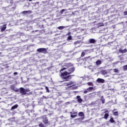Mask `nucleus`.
<instances>
[{
    "instance_id": "obj_1",
    "label": "nucleus",
    "mask_w": 127,
    "mask_h": 127,
    "mask_svg": "<svg viewBox=\"0 0 127 127\" xmlns=\"http://www.w3.org/2000/svg\"><path fill=\"white\" fill-rule=\"evenodd\" d=\"M75 71V68L71 67L68 69V72L64 71L63 73H61V77L62 79H64V80H67V79H71V76L69 74H71V73H73Z\"/></svg>"
},
{
    "instance_id": "obj_2",
    "label": "nucleus",
    "mask_w": 127,
    "mask_h": 127,
    "mask_svg": "<svg viewBox=\"0 0 127 127\" xmlns=\"http://www.w3.org/2000/svg\"><path fill=\"white\" fill-rule=\"evenodd\" d=\"M28 92H30V90H29V89L26 88L25 89L23 87H20V92L21 95L23 96H25V95H26Z\"/></svg>"
},
{
    "instance_id": "obj_3",
    "label": "nucleus",
    "mask_w": 127,
    "mask_h": 127,
    "mask_svg": "<svg viewBox=\"0 0 127 127\" xmlns=\"http://www.w3.org/2000/svg\"><path fill=\"white\" fill-rule=\"evenodd\" d=\"M38 52H40V53H46L47 52V49L46 48H39L37 50Z\"/></svg>"
},
{
    "instance_id": "obj_4",
    "label": "nucleus",
    "mask_w": 127,
    "mask_h": 127,
    "mask_svg": "<svg viewBox=\"0 0 127 127\" xmlns=\"http://www.w3.org/2000/svg\"><path fill=\"white\" fill-rule=\"evenodd\" d=\"M72 64H65V66L66 67H64L63 68H62L61 69V71H64V70L66 69V68H70V67H72Z\"/></svg>"
},
{
    "instance_id": "obj_5",
    "label": "nucleus",
    "mask_w": 127,
    "mask_h": 127,
    "mask_svg": "<svg viewBox=\"0 0 127 127\" xmlns=\"http://www.w3.org/2000/svg\"><path fill=\"white\" fill-rule=\"evenodd\" d=\"M97 40H96L95 39H89L88 40V42L90 44H95L96 43Z\"/></svg>"
},
{
    "instance_id": "obj_6",
    "label": "nucleus",
    "mask_w": 127,
    "mask_h": 127,
    "mask_svg": "<svg viewBox=\"0 0 127 127\" xmlns=\"http://www.w3.org/2000/svg\"><path fill=\"white\" fill-rule=\"evenodd\" d=\"M98 83H105V79L103 78H98L96 80Z\"/></svg>"
},
{
    "instance_id": "obj_7",
    "label": "nucleus",
    "mask_w": 127,
    "mask_h": 127,
    "mask_svg": "<svg viewBox=\"0 0 127 127\" xmlns=\"http://www.w3.org/2000/svg\"><path fill=\"white\" fill-rule=\"evenodd\" d=\"M76 99L77 100V102H78L80 104H81V103H82V102H83V99H82V98H81V96H77L76 97Z\"/></svg>"
},
{
    "instance_id": "obj_8",
    "label": "nucleus",
    "mask_w": 127,
    "mask_h": 127,
    "mask_svg": "<svg viewBox=\"0 0 127 127\" xmlns=\"http://www.w3.org/2000/svg\"><path fill=\"white\" fill-rule=\"evenodd\" d=\"M10 88L12 90H14L15 92H18V89L17 88H16L15 86H14V85H11Z\"/></svg>"
},
{
    "instance_id": "obj_9",
    "label": "nucleus",
    "mask_w": 127,
    "mask_h": 127,
    "mask_svg": "<svg viewBox=\"0 0 127 127\" xmlns=\"http://www.w3.org/2000/svg\"><path fill=\"white\" fill-rule=\"evenodd\" d=\"M119 52H120V53H122L123 54H124V53H127V50L126 49H124V50H123L122 49H119Z\"/></svg>"
},
{
    "instance_id": "obj_10",
    "label": "nucleus",
    "mask_w": 127,
    "mask_h": 127,
    "mask_svg": "<svg viewBox=\"0 0 127 127\" xmlns=\"http://www.w3.org/2000/svg\"><path fill=\"white\" fill-rule=\"evenodd\" d=\"M43 122L44 124H47V123H48V119L46 117H44L43 118Z\"/></svg>"
},
{
    "instance_id": "obj_11",
    "label": "nucleus",
    "mask_w": 127,
    "mask_h": 127,
    "mask_svg": "<svg viewBox=\"0 0 127 127\" xmlns=\"http://www.w3.org/2000/svg\"><path fill=\"white\" fill-rule=\"evenodd\" d=\"M6 29V25L4 24L1 27V32L4 31Z\"/></svg>"
},
{
    "instance_id": "obj_12",
    "label": "nucleus",
    "mask_w": 127,
    "mask_h": 127,
    "mask_svg": "<svg viewBox=\"0 0 127 127\" xmlns=\"http://www.w3.org/2000/svg\"><path fill=\"white\" fill-rule=\"evenodd\" d=\"M22 13H23V14H30V13H31V10H29V11H23Z\"/></svg>"
},
{
    "instance_id": "obj_13",
    "label": "nucleus",
    "mask_w": 127,
    "mask_h": 127,
    "mask_svg": "<svg viewBox=\"0 0 127 127\" xmlns=\"http://www.w3.org/2000/svg\"><path fill=\"white\" fill-rule=\"evenodd\" d=\"M84 60H85V61H92V58H91V56H88L85 58Z\"/></svg>"
},
{
    "instance_id": "obj_14",
    "label": "nucleus",
    "mask_w": 127,
    "mask_h": 127,
    "mask_svg": "<svg viewBox=\"0 0 127 127\" xmlns=\"http://www.w3.org/2000/svg\"><path fill=\"white\" fill-rule=\"evenodd\" d=\"M101 74L103 75H107V74H108V71L106 70H101Z\"/></svg>"
},
{
    "instance_id": "obj_15",
    "label": "nucleus",
    "mask_w": 127,
    "mask_h": 127,
    "mask_svg": "<svg viewBox=\"0 0 127 127\" xmlns=\"http://www.w3.org/2000/svg\"><path fill=\"white\" fill-rule=\"evenodd\" d=\"M104 113H106V114L104 115V119H105V120H107V119H108V118L109 117V114L107 113H109V111H106Z\"/></svg>"
},
{
    "instance_id": "obj_16",
    "label": "nucleus",
    "mask_w": 127,
    "mask_h": 127,
    "mask_svg": "<svg viewBox=\"0 0 127 127\" xmlns=\"http://www.w3.org/2000/svg\"><path fill=\"white\" fill-rule=\"evenodd\" d=\"M102 64V61L99 60L96 62V66H99V65H101Z\"/></svg>"
},
{
    "instance_id": "obj_17",
    "label": "nucleus",
    "mask_w": 127,
    "mask_h": 127,
    "mask_svg": "<svg viewBox=\"0 0 127 127\" xmlns=\"http://www.w3.org/2000/svg\"><path fill=\"white\" fill-rule=\"evenodd\" d=\"M17 108H18V105L16 104L11 107V110L13 111V110H15V109H17Z\"/></svg>"
},
{
    "instance_id": "obj_18",
    "label": "nucleus",
    "mask_w": 127,
    "mask_h": 127,
    "mask_svg": "<svg viewBox=\"0 0 127 127\" xmlns=\"http://www.w3.org/2000/svg\"><path fill=\"white\" fill-rule=\"evenodd\" d=\"M74 84H75L74 82L70 81L69 82L66 83V86H70V85H72V86H74Z\"/></svg>"
},
{
    "instance_id": "obj_19",
    "label": "nucleus",
    "mask_w": 127,
    "mask_h": 127,
    "mask_svg": "<svg viewBox=\"0 0 127 127\" xmlns=\"http://www.w3.org/2000/svg\"><path fill=\"white\" fill-rule=\"evenodd\" d=\"M87 91H88V92H91L92 91H93V90H94V87H89L87 89Z\"/></svg>"
},
{
    "instance_id": "obj_20",
    "label": "nucleus",
    "mask_w": 127,
    "mask_h": 127,
    "mask_svg": "<svg viewBox=\"0 0 127 127\" xmlns=\"http://www.w3.org/2000/svg\"><path fill=\"white\" fill-rule=\"evenodd\" d=\"M78 62H79V63H83V62L84 61V59H78L77 60Z\"/></svg>"
},
{
    "instance_id": "obj_21",
    "label": "nucleus",
    "mask_w": 127,
    "mask_h": 127,
    "mask_svg": "<svg viewBox=\"0 0 127 127\" xmlns=\"http://www.w3.org/2000/svg\"><path fill=\"white\" fill-rule=\"evenodd\" d=\"M101 100L102 104L105 103V99L104 98V96H101Z\"/></svg>"
},
{
    "instance_id": "obj_22",
    "label": "nucleus",
    "mask_w": 127,
    "mask_h": 127,
    "mask_svg": "<svg viewBox=\"0 0 127 127\" xmlns=\"http://www.w3.org/2000/svg\"><path fill=\"white\" fill-rule=\"evenodd\" d=\"M65 27L64 26H59L58 27V29H60V30H62V29H64V28H65Z\"/></svg>"
},
{
    "instance_id": "obj_23",
    "label": "nucleus",
    "mask_w": 127,
    "mask_h": 127,
    "mask_svg": "<svg viewBox=\"0 0 127 127\" xmlns=\"http://www.w3.org/2000/svg\"><path fill=\"white\" fill-rule=\"evenodd\" d=\"M78 115H79V117H83L84 113H83V112H79L78 113Z\"/></svg>"
},
{
    "instance_id": "obj_24",
    "label": "nucleus",
    "mask_w": 127,
    "mask_h": 127,
    "mask_svg": "<svg viewBox=\"0 0 127 127\" xmlns=\"http://www.w3.org/2000/svg\"><path fill=\"white\" fill-rule=\"evenodd\" d=\"M114 116H119V113L118 112H115L113 113Z\"/></svg>"
},
{
    "instance_id": "obj_25",
    "label": "nucleus",
    "mask_w": 127,
    "mask_h": 127,
    "mask_svg": "<svg viewBox=\"0 0 127 127\" xmlns=\"http://www.w3.org/2000/svg\"><path fill=\"white\" fill-rule=\"evenodd\" d=\"M45 88H46V90L47 91V92L49 93L50 92V91L49 90V89L48 88V87L46 86Z\"/></svg>"
},
{
    "instance_id": "obj_26",
    "label": "nucleus",
    "mask_w": 127,
    "mask_h": 127,
    "mask_svg": "<svg viewBox=\"0 0 127 127\" xmlns=\"http://www.w3.org/2000/svg\"><path fill=\"white\" fill-rule=\"evenodd\" d=\"M110 121L111 122V123H115V120H114V118H111L110 119Z\"/></svg>"
},
{
    "instance_id": "obj_27",
    "label": "nucleus",
    "mask_w": 127,
    "mask_h": 127,
    "mask_svg": "<svg viewBox=\"0 0 127 127\" xmlns=\"http://www.w3.org/2000/svg\"><path fill=\"white\" fill-rule=\"evenodd\" d=\"M39 127H45V126H44V125H43V124L41 123L40 124H39Z\"/></svg>"
},
{
    "instance_id": "obj_28",
    "label": "nucleus",
    "mask_w": 127,
    "mask_h": 127,
    "mask_svg": "<svg viewBox=\"0 0 127 127\" xmlns=\"http://www.w3.org/2000/svg\"><path fill=\"white\" fill-rule=\"evenodd\" d=\"M88 86H94L92 82H88Z\"/></svg>"
},
{
    "instance_id": "obj_29",
    "label": "nucleus",
    "mask_w": 127,
    "mask_h": 127,
    "mask_svg": "<svg viewBox=\"0 0 127 127\" xmlns=\"http://www.w3.org/2000/svg\"><path fill=\"white\" fill-rule=\"evenodd\" d=\"M70 117H71V118H72L73 119H74V118H76V117H77V115H73L71 114Z\"/></svg>"
},
{
    "instance_id": "obj_30",
    "label": "nucleus",
    "mask_w": 127,
    "mask_h": 127,
    "mask_svg": "<svg viewBox=\"0 0 127 127\" xmlns=\"http://www.w3.org/2000/svg\"><path fill=\"white\" fill-rule=\"evenodd\" d=\"M70 114H71V115H77V113L75 112H70Z\"/></svg>"
},
{
    "instance_id": "obj_31",
    "label": "nucleus",
    "mask_w": 127,
    "mask_h": 127,
    "mask_svg": "<svg viewBox=\"0 0 127 127\" xmlns=\"http://www.w3.org/2000/svg\"><path fill=\"white\" fill-rule=\"evenodd\" d=\"M67 40H72V36H69L67 37Z\"/></svg>"
},
{
    "instance_id": "obj_32",
    "label": "nucleus",
    "mask_w": 127,
    "mask_h": 127,
    "mask_svg": "<svg viewBox=\"0 0 127 127\" xmlns=\"http://www.w3.org/2000/svg\"><path fill=\"white\" fill-rule=\"evenodd\" d=\"M64 11H65V9H63L62 10H61L60 13H61V14H63V12H64Z\"/></svg>"
},
{
    "instance_id": "obj_33",
    "label": "nucleus",
    "mask_w": 127,
    "mask_h": 127,
    "mask_svg": "<svg viewBox=\"0 0 127 127\" xmlns=\"http://www.w3.org/2000/svg\"><path fill=\"white\" fill-rule=\"evenodd\" d=\"M98 26H104V23H100L98 24Z\"/></svg>"
},
{
    "instance_id": "obj_34",
    "label": "nucleus",
    "mask_w": 127,
    "mask_h": 127,
    "mask_svg": "<svg viewBox=\"0 0 127 127\" xmlns=\"http://www.w3.org/2000/svg\"><path fill=\"white\" fill-rule=\"evenodd\" d=\"M81 56V57H84L85 56V52H82Z\"/></svg>"
},
{
    "instance_id": "obj_35",
    "label": "nucleus",
    "mask_w": 127,
    "mask_h": 127,
    "mask_svg": "<svg viewBox=\"0 0 127 127\" xmlns=\"http://www.w3.org/2000/svg\"><path fill=\"white\" fill-rule=\"evenodd\" d=\"M74 45H77V44H80V42L77 41V42H75L74 43Z\"/></svg>"
},
{
    "instance_id": "obj_36",
    "label": "nucleus",
    "mask_w": 127,
    "mask_h": 127,
    "mask_svg": "<svg viewBox=\"0 0 127 127\" xmlns=\"http://www.w3.org/2000/svg\"><path fill=\"white\" fill-rule=\"evenodd\" d=\"M124 69L126 71L127 70V65H124Z\"/></svg>"
},
{
    "instance_id": "obj_37",
    "label": "nucleus",
    "mask_w": 127,
    "mask_h": 127,
    "mask_svg": "<svg viewBox=\"0 0 127 127\" xmlns=\"http://www.w3.org/2000/svg\"><path fill=\"white\" fill-rule=\"evenodd\" d=\"M89 92V91H88L87 90H85L84 91V94H87V93H88Z\"/></svg>"
},
{
    "instance_id": "obj_38",
    "label": "nucleus",
    "mask_w": 127,
    "mask_h": 127,
    "mask_svg": "<svg viewBox=\"0 0 127 127\" xmlns=\"http://www.w3.org/2000/svg\"><path fill=\"white\" fill-rule=\"evenodd\" d=\"M114 72H118V69L115 68L114 69Z\"/></svg>"
},
{
    "instance_id": "obj_39",
    "label": "nucleus",
    "mask_w": 127,
    "mask_h": 127,
    "mask_svg": "<svg viewBox=\"0 0 127 127\" xmlns=\"http://www.w3.org/2000/svg\"><path fill=\"white\" fill-rule=\"evenodd\" d=\"M124 14H125V15H127V11L124 12Z\"/></svg>"
},
{
    "instance_id": "obj_40",
    "label": "nucleus",
    "mask_w": 127,
    "mask_h": 127,
    "mask_svg": "<svg viewBox=\"0 0 127 127\" xmlns=\"http://www.w3.org/2000/svg\"><path fill=\"white\" fill-rule=\"evenodd\" d=\"M13 74L14 75H17V72H14Z\"/></svg>"
},
{
    "instance_id": "obj_41",
    "label": "nucleus",
    "mask_w": 127,
    "mask_h": 127,
    "mask_svg": "<svg viewBox=\"0 0 127 127\" xmlns=\"http://www.w3.org/2000/svg\"><path fill=\"white\" fill-rule=\"evenodd\" d=\"M70 34H71V33L69 32V33L67 34V35H70Z\"/></svg>"
},
{
    "instance_id": "obj_42",
    "label": "nucleus",
    "mask_w": 127,
    "mask_h": 127,
    "mask_svg": "<svg viewBox=\"0 0 127 127\" xmlns=\"http://www.w3.org/2000/svg\"><path fill=\"white\" fill-rule=\"evenodd\" d=\"M29 1H32V0H28Z\"/></svg>"
},
{
    "instance_id": "obj_43",
    "label": "nucleus",
    "mask_w": 127,
    "mask_h": 127,
    "mask_svg": "<svg viewBox=\"0 0 127 127\" xmlns=\"http://www.w3.org/2000/svg\"><path fill=\"white\" fill-rule=\"evenodd\" d=\"M0 125H1V122L0 121Z\"/></svg>"
},
{
    "instance_id": "obj_44",
    "label": "nucleus",
    "mask_w": 127,
    "mask_h": 127,
    "mask_svg": "<svg viewBox=\"0 0 127 127\" xmlns=\"http://www.w3.org/2000/svg\"><path fill=\"white\" fill-rule=\"evenodd\" d=\"M72 76H74V75H73Z\"/></svg>"
}]
</instances>
